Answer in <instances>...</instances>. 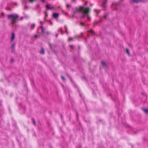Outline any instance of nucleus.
Wrapping results in <instances>:
<instances>
[{"label":"nucleus","mask_w":148,"mask_h":148,"mask_svg":"<svg viewBox=\"0 0 148 148\" xmlns=\"http://www.w3.org/2000/svg\"><path fill=\"white\" fill-rule=\"evenodd\" d=\"M19 16L17 14H8V19L12 18L15 20H16L18 18Z\"/></svg>","instance_id":"nucleus-1"},{"label":"nucleus","mask_w":148,"mask_h":148,"mask_svg":"<svg viewBox=\"0 0 148 148\" xmlns=\"http://www.w3.org/2000/svg\"><path fill=\"white\" fill-rule=\"evenodd\" d=\"M89 9L88 7L86 8L84 10H83L82 12L85 14H87L89 12Z\"/></svg>","instance_id":"nucleus-2"},{"label":"nucleus","mask_w":148,"mask_h":148,"mask_svg":"<svg viewBox=\"0 0 148 148\" xmlns=\"http://www.w3.org/2000/svg\"><path fill=\"white\" fill-rule=\"evenodd\" d=\"M53 17L55 18H57L59 16V14L57 13L54 12L52 15Z\"/></svg>","instance_id":"nucleus-3"},{"label":"nucleus","mask_w":148,"mask_h":148,"mask_svg":"<svg viewBox=\"0 0 148 148\" xmlns=\"http://www.w3.org/2000/svg\"><path fill=\"white\" fill-rule=\"evenodd\" d=\"M112 5H115L116 6L115 8H113L112 9V10H116L117 11L118 10V8L117 7V6H118V4L116 3H113L112 4Z\"/></svg>","instance_id":"nucleus-4"},{"label":"nucleus","mask_w":148,"mask_h":148,"mask_svg":"<svg viewBox=\"0 0 148 148\" xmlns=\"http://www.w3.org/2000/svg\"><path fill=\"white\" fill-rule=\"evenodd\" d=\"M73 10H75L76 11V12H81L80 11V9L78 8L77 7H75V8H73L72 9Z\"/></svg>","instance_id":"nucleus-5"},{"label":"nucleus","mask_w":148,"mask_h":148,"mask_svg":"<svg viewBox=\"0 0 148 148\" xmlns=\"http://www.w3.org/2000/svg\"><path fill=\"white\" fill-rule=\"evenodd\" d=\"M15 34L14 32L12 33L11 38V41L12 42L14 39L15 38Z\"/></svg>","instance_id":"nucleus-6"},{"label":"nucleus","mask_w":148,"mask_h":148,"mask_svg":"<svg viewBox=\"0 0 148 148\" xmlns=\"http://www.w3.org/2000/svg\"><path fill=\"white\" fill-rule=\"evenodd\" d=\"M50 5L47 4L46 6V7L49 10H51L52 9H54L55 8L53 7H50Z\"/></svg>","instance_id":"nucleus-7"},{"label":"nucleus","mask_w":148,"mask_h":148,"mask_svg":"<svg viewBox=\"0 0 148 148\" xmlns=\"http://www.w3.org/2000/svg\"><path fill=\"white\" fill-rule=\"evenodd\" d=\"M101 62L102 64V66L104 67H107V65L106 63L105 62H104L103 61H101Z\"/></svg>","instance_id":"nucleus-8"},{"label":"nucleus","mask_w":148,"mask_h":148,"mask_svg":"<svg viewBox=\"0 0 148 148\" xmlns=\"http://www.w3.org/2000/svg\"><path fill=\"white\" fill-rule=\"evenodd\" d=\"M143 0H132V1L136 3H138L139 2H143Z\"/></svg>","instance_id":"nucleus-9"},{"label":"nucleus","mask_w":148,"mask_h":148,"mask_svg":"<svg viewBox=\"0 0 148 148\" xmlns=\"http://www.w3.org/2000/svg\"><path fill=\"white\" fill-rule=\"evenodd\" d=\"M40 53L42 54H44L45 53V50L43 48H41V50L40 51Z\"/></svg>","instance_id":"nucleus-10"},{"label":"nucleus","mask_w":148,"mask_h":148,"mask_svg":"<svg viewBox=\"0 0 148 148\" xmlns=\"http://www.w3.org/2000/svg\"><path fill=\"white\" fill-rule=\"evenodd\" d=\"M16 45V43L14 42L11 45V49H15V45Z\"/></svg>","instance_id":"nucleus-11"},{"label":"nucleus","mask_w":148,"mask_h":148,"mask_svg":"<svg viewBox=\"0 0 148 148\" xmlns=\"http://www.w3.org/2000/svg\"><path fill=\"white\" fill-rule=\"evenodd\" d=\"M13 126L15 128H17L18 129V127H16V124L14 121L13 122Z\"/></svg>","instance_id":"nucleus-12"},{"label":"nucleus","mask_w":148,"mask_h":148,"mask_svg":"<svg viewBox=\"0 0 148 148\" xmlns=\"http://www.w3.org/2000/svg\"><path fill=\"white\" fill-rule=\"evenodd\" d=\"M143 111L146 113H148V109H142Z\"/></svg>","instance_id":"nucleus-13"},{"label":"nucleus","mask_w":148,"mask_h":148,"mask_svg":"<svg viewBox=\"0 0 148 148\" xmlns=\"http://www.w3.org/2000/svg\"><path fill=\"white\" fill-rule=\"evenodd\" d=\"M67 76L69 78L70 80L72 82H73V80H72V77H71V76L69 75L68 73L67 74Z\"/></svg>","instance_id":"nucleus-14"},{"label":"nucleus","mask_w":148,"mask_h":148,"mask_svg":"<svg viewBox=\"0 0 148 148\" xmlns=\"http://www.w3.org/2000/svg\"><path fill=\"white\" fill-rule=\"evenodd\" d=\"M89 32L92 34V35H94L95 34V33L92 30L90 29V30Z\"/></svg>","instance_id":"nucleus-15"},{"label":"nucleus","mask_w":148,"mask_h":148,"mask_svg":"<svg viewBox=\"0 0 148 148\" xmlns=\"http://www.w3.org/2000/svg\"><path fill=\"white\" fill-rule=\"evenodd\" d=\"M125 49H126V52L127 53L128 55L129 56H130V51H129V49L127 48H126Z\"/></svg>","instance_id":"nucleus-16"},{"label":"nucleus","mask_w":148,"mask_h":148,"mask_svg":"<svg viewBox=\"0 0 148 148\" xmlns=\"http://www.w3.org/2000/svg\"><path fill=\"white\" fill-rule=\"evenodd\" d=\"M32 119L33 121V124L35 126H36V121H35V119L33 118H32Z\"/></svg>","instance_id":"nucleus-17"},{"label":"nucleus","mask_w":148,"mask_h":148,"mask_svg":"<svg viewBox=\"0 0 148 148\" xmlns=\"http://www.w3.org/2000/svg\"><path fill=\"white\" fill-rule=\"evenodd\" d=\"M79 7L80 8V11L81 12H82L84 8L82 6H79Z\"/></svg>","instance_id":"nucleus-18"},{"label":"nucleus","mask_w":148,"mask_h":148,"mask_svg":"<svg viewBox=\"0 0 148 148\" xmlns=\"http://www.w3.org/2000/svg\"><path fill=\"white\" fill-rule=\"evenodd\" d=\"M16 22V21L15 20H13L12 21V25H14Z\"/></svg>","instance_id":"nucleus-19"},{"label":"nucleus","mask_w":148,"mask_h":148,"mask_svg":"<svg viewBox=\"0 0 148 148\" xmlns=\"http://www.w3.org/2000/svg\"><path fill=\"white\" fill-rule=\"evenodd\" d=\"M45 29H42V30L41 34L42 35H43L45 34Z\"/></svg>","instance_id":"nucleus-20"},{"label":"nucleus","mask_w":148,"mask_h":148,"mask_svg":"<svg viewBox=\"0 0 148 148\" xmlns=\"http://www.w3.org/2000/svg\"><path fill=\"white\" fill-rule=\"evenodd\" d=\"M64 27L65 28V30H66V33L68 34V32H67V28L66 26V25H65Z\"/></svg>","instance_id":"nucleus-21"},{"label":"nucleus","mask_w":148,"mask_h":148,"mask_svg":"<svg viewBox=\"0 0 148 148\" xmlns=\"http://www.w3.org/2000/svg\"><path fill=\"white\" fill-rule=\"evenodd\" d=\"M85 14H83L80 17L81 18H84L85 16H86V15H85Z\"/></svg>","instance_id":"nucleus-22"},{"label":"nucleus","mask_w":148,"mask_h":148,"mask_svg":"<svg viewBox=\"0 0 148 148\" xmlns=\"http://www.w3.org/2000/svg\"><path fill=\"white\" fill-rule=\"evenodd\" d=\"M61 77L62 78V79L64 81H65L66 80V79L63 76V75H61Z\"/></svg>","instance_id":"nucleus-23"},{"label":"nucleus","mask_w":148,"mask_h":148,"mask_svg":"<svg viewBox=\"0 0 148 148\" xmlns=\"http://www.w3.org/2000/svg\"><path fill=\"white\" fill-rule=\"evenodd\" d=\"M97 119L100 122H101L103 121V120L99 118H98Z\"/></svg>","instance_id":"nucleus-24"},{"label":"nucleus","mask_w":148,"mask_h":148,"mask_svg":"<svg viewBox=\"0 0 148 148\" xmlns=\"http://www.w3.org/2000/svg\"><path fill=\"white\" fill-rule=\"evenodd\" d=\"M49 46L50 48V49L52 51H53V48L52 47V45L51 44H49Z\"/></svg>","instance_id":"nucleus-25"},{"label":"nucleus","mask_w":148,"mask_h":148,"mask_svg":"<svg viewBox=\"0 0 148 148\" xmlns=\"http://www.w3.org/2000/svg\"><path fill=\"white\" fill-rule=\"evenodd\" d=\"M86 16L87 17L88 19V21H89L90 20V17L89 16V15H88V14Z\"/></svg>","instance_id":"nucleus-26"},{"label":"nucleus","mask_w":148,"mask_h":148,"mask_svg":"<svg viewBox=\"0 0 148 148\" xmlns=\"http://www.w3.org/2000/svg\"><path fill=\"white\" fill-rule=\"evenodd\" d=\"M33 26H31V29H34V28L35 27V23H33Z\"/></svg>","instance_id":"nucleus-27"},{"label":"nucleus","mask_w":148,"mask_h":148,"mask_svg":"<svg viewBox=\"0 0 148 148\" xmlns=\"http://www.w3.org/2000/svg\"><path fill=\"white\" fill-rule=\"evenodd\" d=\"M108 15V14H105L103 17L105 18L106 19L107 18Z\"/></svg>","instance_id":"nucleus-28"},{"label":"nucleus","mask_w":148,"mask_h":148,"mask_svg":"<svg viewBox=\"0 0 148 148\" xmlns=\"http://www.w3.org/2000/svg\"><path fill=\"white\" fill-rule=\"evenodd\" d=\"M12 49V53H15V49Z\"/></svg>","instance_id":"nucleus-29"},{"label":"nucleus","mask_w":148,"mask_h":148,"mask_svg":"<svg viewBox=\"0 0 148 148\" xmlns=\"http://www.w3.org/2000/svg\"><path fill=\"white\" fill-rule=\"evenodd\" d=\"M36 0H28L31 3H32L35 1H36Z\"/></svg>","instance_id":"nucleus-30"},{"label":"nucleus","mask_w":148,"mask_h":148,"mask_svg":"<svg viewBox=\"0 0 148 148\" xmlns=\"http://www.w3.org/2000/svg\"><path fill=\"white\" fill-rule=\"evenodd\" d=\"M66 5L67 8L68 9L69 8V6H71V5H70V4H67Z\"/></svg>","instance_id":"nucleus-31"},{"label":"nucleus","mask_w":148,"mask_h":148,"mask_svg":"<svg viewBox=\"0 0 148 148\" xmlns=\"http://www.w3.org/2000/svg\"><path fill=\"white\" fill-rule=\"evenodd\" d=\"M81 78L82 79H85L86 80H87V79L85 77H82Z\"/></svg>","instance_id":"nucleus-32"},{"label":"nucleus","mask_w":148,"mask_h":148,"mask_svg":"<svg viewBox=\"0 0 148 148\" xmlns=\"http://www.w3.org/2000/svg\"><path fill=\"white\" fill-rule=\"evenodd\" d=\"M99 23L98 21H96L95 22H94L93 24H96L97 25V24H98Z\"/></svg>","instance_id":"nucleus-33"},{"label":"nucleus","mask_w":148,"mask_h":148,"mask_svg":"<svg viewBox=\"0 0 148 148\" xmlns=\"http://www.w3.org/2000/svg\"><path fill=\"white\" fill-rule=\"evenodd\" d=\"M69 46L70 47L72 48L73 49L74 46L73 45H71Z\"/></svg>","instance_id":"nucleus-34"},{"label":"nucleus","mask_w":148,"mask_h":148,"mask_svg":"<svg viewBox=\"0 0 148 148\" xmlns=\"http://www.w3.org/2000/svg\"><path fill=\"white\" fill-rule=\"evenodd\" d=\"M52 51L54 52V53H55V54L56 55H57V51H56L54 50H53Z\"/></svg>","instance_id":"nucleus-35"},{"label":"nucleus","mask_w":148,"mask_h":148,"mask_svg":"<svg viewBox=\"0 0 148 148\" xmlns=\"http://www.w3.org/2000/svg\"><path fill=\"white\" fill-rule=\"evenodd\" d=\"M45 33L47 35L49 34V32L47 31H46L45 32Z\"/></svg>","instance_id":"nucleus-36"},{"label":"nucleus","mask_w":148,"mask_h":148,"mask_svg":"<svg viewBox=\"0 0 148 148\" xmlns=\"http://www.w3.org/2000/svg\"><path fill=\"white\" fill-rule=\"evenodd\" d=\"M45 16L46 17H47L48 15L47 12L46 11H45Z\"/></svg>","instance_id":"nucleus-37"},{"label":"nucleus","mask_w":148,"mask_h":148,"mask_svg":"<svg viewBox=\"0 0 148 148\" xmlns=\"http://www.w3.org/2000/svg\"><path fill=\"white\" fill-rule=\"evenodd\" d=\"M84 121L86 123H90V122L89 121L85 120Z\"/></svg>","instance_id":"nucleus-38"},{"label":"nucleus","mask_w":148,"mask_h":148,"mask_svg":"<svg viewBox=\"0 0 148 148\" xmlns=\"http://www.w3.org/2000/svg\"><path fill=\"white\" fill-rule=\"evenodd\" d=\"M73 14H74V15L76 13V11L74 10H73Z\"/></svg>","instance_id":"nucleus-39"},{"label":"nucleus","mask_w":148,"mask_h":148,"mask_svg":"<svg viewBox=\"0 0 148 148\" xmlns=\"http://www.w3.org/2000/svg\"><path fill=\"white\" fill-rule=\"evenodd\" d=\"M28 8V6H27V5H25V8H24V9H26L27 8Z\"/></svg>","instance_id":"nucleus-40"},{"label":"nucleus","mask_w":148,"mask_h":148,"mask_svg":"<svg viewBox=\"0 0 148 148\" xmlns=\"http://www.w3.org/2000/svg\"><path fill=\"white\" fill-rule=\"evenodd\" d=\"M76 115H77V119L78 120V114L77 113V111H76Z\"/></svg>","instance_id":"nucleus-41"},{"label":"nucleus","mask_w":148,"mask_h":148,"mask_svg":"<svg viewBox=\"0 0 148 148\" xmlns=\"http://www.w3.org/2000/svg\"><path fill=\"white\" fill-rule=\"evenodd\" d=\"M80 25H82V26H84V24L83 23H82V22H81L80 23Z\"/></svg>","instance_id":"nucleus-42"},{"label":"nucleus","mask_w":148,"mask_h":148,"mask_svg":"<svg viewBox=\"0 0 148 148\" xmlns=\"http://www.w3.org/2000/svg\"><path fill=\"white\" fill-rule=\"evenodd\" d=\"M79 125H80L81 127L82 126V125L81 124V123L79 121Z\"/></svg>","instance_id":"nucleus-43"},{"label":"nucleus","mask_w":148,"mask_h":148,"mask_svg":"<svg viewBox=\"0 0 148 148\" xmlns=\"http://www.w3.org/2000/svg\"><path fill=\"white\" fill-rule=\"evenodd\" d=\"M102 6H103V7L104 8H106V5H105V4H103Z\"/></svg>","instance_id":"nucleus-44"},{"label":"nucleus","mask_w":148,"mask_h":148,"mask_svg":"<svg viewBox=\"0 0 148 148\" xmlns=\"http://www.w3.org/2000/svg\"><path fill=\"white\" fill-rule=\"evenodd\" d=\"M73 38H69V41H71V40H73Z\"/></svg>","instance_id":"nucleus-45"},{"label":"nucleus","mask_w":148,"mask_h":148,"mask_svg":"<svg viewBox=\"0 0 148 148\" xmlns=\"http://www.w3.org/2000/svg\"><path fill=\"white\" fill-rule=\"evenodd\" d=\"M41 1L43 3H45V0H41Z\"/></svg>","instance_id":"nucleus-46"},{"label":"nucleus","mask_w":148,"mask_h":148,"mask_svg":"<svg viewBox=\"0 0 148 148\" xmlns=\"http://www.w3.org/2000/svg\"><path fill=\"white\" fill-rule=\"evenodd\" d=\"M74 16H75L74 15V14H72V16H70V17H71V18H73V17H74Z\"/></svg>","instance_id":"nucleus-47"},{"label":"nucleus","mask_w":148,"mask_h":148,"mask_svg":"<svg viewBox=\"0 0 148 148\" xmlns=\"http://www.w3.org/2000/svg\"><path fill=\"white\" fill-rule=\"evenodd\" d=\"M40 28H41L42 30V29H44L43 28V26H40Z\"/></svg>","instance_id":"nucleus-48"},{"label":"nucleus","mask_w":148,"mask_h":148,"mask_svg":"<svg viewBox=\"0 0 148 148\" xmlns=\"http://www.w3.org/2000/svg\"><path fill=\"white\" fill-rule=\"evenodd\" d=\"M74 60L75 61L76 60V57H74Z\"/></svg>","instance_id":"nucleus-49"},{"label":"nucleus","mask_w":148,"mask_h":148,"mask_svg":"<svg viewBox=\"0 0 148 148\" xmlns=\"http://www.w3.org/2000/svg\"><path fill=\"white\" fill-rule=\"evenodd\" d=\"M78 47L79 50H80V46L79 45H78Z\"/></svg>","instance_id":"nucleus-50"},{"label":"nucleus","mask_w":148,"mask_h":148,"mask_svg":"<svg viewBox=\"0 0 148 148\" xmlns=\"http://www.w3.org/2000/svg\"><path fill=\"white\" fill-rule=\"evenodd\" d=\"M98 22L99 23H101L102 22V20H100L98 21Z\"/></svg>","instance_id":"nucleus-51"},{"label":"nucleus","mask_w":148,"mask_h":148,"mask_svg":"<svg viewBox=\"0 0 148 148\" xmlns=\"http://www.w3.org/2000/svg\"><path fill=\"white\" fill-rule=\"evenodd\" d=\"M106 2H106V1H105V2H103V4H105V5H106Z\"/></svg>","instance_id":"nucleus-52"},{"label":"nucleus","mask_w":148,"mask_h":148,"mask_svg":"<svg viewBox=\"0 0 148 148\" xmlns=\"http://www.w3.org/2000/svg\"><path fill=\"white\" fill-rule=\"evenodd\" d=\"M38 36L37 35H36L35 36H34V37L36 38V37H37Z\"/></svg>","instance_id":"nucleus-53"},{"label":"nucleus","mask_w":148,"mask_h":148,"mask_svg":"<svg viewBox=\"0 0 148 148\" xmlns=\"http://www.w3.org/2000/svg\"><path fill=\"white\" fill-rule=\"evenodd\" d=\"M40 23L41 24V25H43V23L41 21H40Z\"/></svg>","instance_id":"nucleus-54"},{"label":"nucleus","mask_w":148,"mask_h":148,"mask_svg":"<svg viewBox=\"0 0 148 148\" xmlns=\"http://www.w3.org/2000/svg\"><path fill=\"white\" fill-rule=\"evenodd\" d=\"M88 3V1H87L86 2V3L85 4V5H87V3Z\"/></svg>","instance_id":"nucleus-55"},{"label":"nucleus","mask_w":148,"mask_h":148,"mask_svg":"<svg viewBox=\"0 0 148 148\" xmlns=\"http://www.w3.org/2000/svg\"><path fill=\"white\" fill-rule=\"evenodd\" d=\"M23 18V17H21L20 18V20H22Z\"/></svg>","instance_id":"nucleus-56"},{"label":"nucleus","mask_w":148,"mask_h":148,"mask_svg":"<svg viewBox=\"0 0 148 148\" xmlns=\"http://www.w3.org/2000/svg\"><path fill=\"white\" fill-rule=\"evenodd\" d=\"M50 24L51 25H53V23L51 21L50 22Z\"/></svg>","instance_id":"nucleus-57"},{"label":"nucleus","mask_w":148,"mask_h":148,"mask_svg":"<svg viewBox=\"0 0 148 148\" xmlns=\"http://www.w3.org/2000/svg\"><path fill=\"white\" fill-rule=\"evenodd\" d=\"M85 39V41H86V42H87V38H85V39Z\"/></svg>","instance_id":"nucleus-58"},{"label":"nucleus","mask_w":148,"mask_h":148,"mask_svg":"<svg viewBox=\"0 0 148 148\" xmlns=\"http://www.w3.org/2000/svg\"><path fill=\"white\" fill-rule=\"evenodd\" d=\"M58 36V34H56V37H57Z\"/></svg>","instance_id":"nucleus-59"},{"label":"nucleus","mask_w":148,"mask_h":148,"mask_svg":"<svg viewBox=\"0 0 148 148\" xmlns=\"http://www.w3.org/2000/svg\"><path fill=\"white\" fill-rule=\"evenodd\" d=\"M75 3H76V2H75V0H72Z\"/></svg>","instance_id":"nucleus-60"},{"label":"nucleus","mask_w":148,"mask_h":148,"mask_svg":"<svg viewBox=\"0 0 148 148\" xmlns=\"http://www.w3.org/2000/svg\"><path fill=\"white\" fill-rule=\"evenodd\" d=\"M11 61H13V58H11Z\"/></svg>","instance_id":"nucleus-61"},{"label":"nucleus","mask_w":148,"mask_h":148,"mask_svg":"<svg viewBox=\"0 0 148 148\" xmlns=\"http://www.w3.org/2000/svg\"><path fill=\"white\" fill-rule=\"evenodd\" d=\"M93 5V4H90V6H92Z\"/></svg>","instance_id":"nucleus-62"},{"label":"nucleus","mask_w":148,"mask_h":148,"mask_svg":"<svg viewBox=\"0 0 148 148\" xmlns=\"http://www.w3.org/2000/svg\"><path fill=\"white\" fill-rule=\"evenodd\" d=\"M15 5H17V3H15L14 4Z\"/></svg>","instance_id":"nucleus-63"},{"label":"nucleus","mask_w":148,"mask_h":148,"mask_svg":"<svg viewBox=\"0 0 148 148\" xmlns=\"http://www.w3.org/2000/svg\"><path fill=\"white\" fill-rule=\"evenodd\" d=\"M49 146H50V148H52V147H51V146L50 145H49Z\"/></svg>","instance_id":"nucleus-64"}]
</instances>
